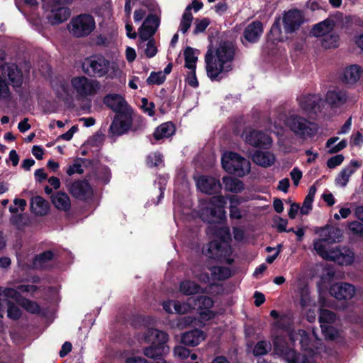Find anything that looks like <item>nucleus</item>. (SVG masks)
I'll use <instances>...</instances> for the list:
<instances>
[{
  "mask_svg": "<svg viewBox=\"0 0 363 363\" xmlns=\"http://www.w3.org/2000/svg\"><path fill=\"white\" fill-rule=\"evenodd\" d=\"M235 48L231 42L221 41L216 48H210L206 55L207 76L212 81H219L233 69Z\"/></svg>",
  "mask_w": 363,
  "mask_h": 363,
  "instance_id": "nucleus-1",
  "label": "nucleus"
},
{
  "mask_svg": "<svg viewBox=\"0 0 363 363\" xmlns=\"http://www.w3.org/2000/svg\"><path fill=\"white\" fill-rule=\"evenodd\" d=\"M71 89L65 84H61L57 89L58 97L67 100L72 94L80 100H90L101 89L100 82L86 76H76L70 80Z\"/></svg>",
  "mask_w": 363,
  "mask_h": 363,
  "instance_id": "nucleus-2",
  "label": "nucleus"
},
{
  "mask_svg": "<svg viewBox=\"0 0 363 363\" xmlns=\"http://www.w3.org/2000/svg\"><path fill=\"white\" fill-rule=\"evenodd\" d=\"M284 33L281 28V19H277L271 28L270 33L275 41H284L287 34L297 30L303 22V16L298 9H291L285 12L281 18Z\"/></svg>",
  "mask_w": 363,
  "mask_h": 363,
  "instance_id": "nucleus-3",
  "label": "nucleus"
},
{
  "mask_svg": "<svg viewBox=\"0 0 363 363\" xmlns=\"http://www.w3.org/2000/svg\"><path fill=\"white\" fill-rule=\"evenodd\" d=\"M82 69L88 75L96 77H107L113 79L120 72L116 62L109 61L101 55H94L85 59Z\"/></svg>",
  "mask_w": 363,
  "mask_h": 363,
  "instance_id": "nucleus-4",
  "label": "nucleus"
},
{
  "mask_svg": "<svg viewBox=\"0 0 363 363\" xmlns=\"http://www.w3.org/2000/svg\"><path fill=\"white\" fill-rule=\"evenodd\" d=\"M328 241L323 237L313 241V248L323 259L333 261L340 265H349L354 262V253L347 249H328Z\"/></svg>",
  "mask_w": 363,
  "mask_h": 363,
  "instance_id": "nucleus-5",
  "label": "nucleus"
},
{
  "mask_svg": "<svg viewBox=\"0 0 363 363\" xmlns=\"http://www.w3.org/2000/svg\"><path fill=\"white\" fill-rule=\"evenodd\" d=\"M160 23L155 15H149L139 28V48L143 49L147 57H154L157 52L155 41L152 37L155 33Z\"/></svg>",
  "mask_w": 363,
  "mask_h": 363,
  "instance_id": "nucleus-6",
  "label": "nucleus"
},
{
  "mask_svg": "<svg viewBox=\"0 0 363 363\" xmlns=\"http://www.w3.org/2000/svg\"><path fill=\"white\" fill-rule=\"evenodd\" d=\"M221 235V240H213L208 245V252L210 257H216L220 262L231 264L233 259L230 258L232 254L231 247L228 243L230 235L228 228H220L218 230Z\"/></svg>",
  "mask_w": 363,
  "mask_h": 363,
  "instance_id": "nucleus-7",
  "label": "nucleus"
},
{
  "mask_svg": "<svg viewBox=\"0 0 363 363\" xmlns=\"http://www.w3.org/2000/svg\"><path fill=\"white\" fill-rule=\"evenodd\" d=\"M223 168L228 173L244 177L250 172V162L237 153L228 152L222 157Z\"/></svg>",
  "mask_w": 363,
  "mask_h": 363,
  "instance_id": "nucleus-8",
  "label": "nucleus"
},
{
  "mask_svg": "<svg viewBox=\"0 0 363 363\" xmlns=\"http://www.w3.org/2000/svg\"><path fill=\"white\" fill-rule=\"evenodd\" d=\"M286 125L295 135L301 139L314 136L318 130L316 124L295 114L286 119Z\"/></svg>",
  "mask_w": 363,
  "mask_h": 363,
  "instance_id": "nucleus-9",
  "label": "nucleus"
},
{
  "mask_svg": "<svg viewBox=\"0 0 363 363\" xmlns=\"http://www.w3.org/2000/svg\"><path fill=\"white\" fill-rule=\"evenodd\" d=\"M95 26V21L92 16L80 14L71 20L68 29L74 37L82 38L91 34Z\"/></svg>",
  "mask_w": 363,
  "mask_h": 363,
  "instance_id": "nucleus-10",
  "label": "nucleus"
},
{
  "mask_svg": "<svg viewBox=\"0 0 363 363\" xmlns=\"http://www.w3.org/2000/svg\"><path fill=\"white\" fill-rule=\"evenodd\" d=\"M225 204L226 201L223 196L217 195L211 197L208 206L202 208L201 218L208 223L212 222L214 218L222 219L225 216Z\"/></svg>",
  "mask_w": 363,
  "mask_h": 363,
  "instance_id": "nucleus-11",
  "label": "nucleus"
},
{
  "mask_svg": "<svg viewBox=\"0 0 363 363\" xmlns=\"http://www.w3.org/2000/svg\"><path fill=\"white\" fill-rule=\"evenodd\" d=\"M276 354L285 359L287 363H313L312 357L301 355L285 345L281 337H277L274 342Z\"/></svg>",
  "mask_w": 363,
  "mask_h": 363,
  "instance_id": "nucleus-12",
  "label": "nucleus"
},
{
  "mask_svg": "<svg viewBox=\"0 0 363 363\" xmlns=\"http://www.w3.org/2000/svg\"><path fill=\"white\" fill-rule=\"evenodd\" d=\"M37 288L34 285H20L17 289L0 286V296H4L5 298H0V317H4L5 314V309L7 306L6 302L9 299L13 301H18L20 297L21 292L34 293Z\"/></svg>",
  "mask_w": 363,
  "mask_h": 363,
  "instance_id": "nucleus-13",
  "label": "nucleus"
},
{
  "mask_svg": "<svg viewBox=\"0 0 363 363\" xmlns=\"http://www.w3.org/2000/svg\"><path fill=\"white\" fill-rule=\"evenodd\" d=\"M133 111L116 114L109 128L113 136H119L128 133L133 125Z\"/></svg>",
  "mask_w": 363,
  "mask_h": 363,
  "instance_id": "nucleus-14",
  "label": "nucleus"
},
{
  "mask_svg": "<svg viewBox=\"0 0 363 363\" xmlns=\"http://www.w3.org/2000/svg\"><path fill=\"white\" fill-rule=\"evenodd\" d=\"M289 336L292 342L299 341L303 350L308 351L309 354L314 353V350H318L320 345V340L318 339L315 332L310 336L305 330H299L296 333H291Z\"/></svg>",
  "mask_w": 363,
  "mask_h": 363,
  "instance_id": "nucleus-15",
  "label": "nucleus"
},
{
  "mask_svg": "<svg viewBox=\"0 0 363 363\" xmlns=\"http://www.w3.org/2000/svg\"><path fill=\"white\" fill-rule=\"evenodd\" d=\"M72 2V0H55L48 16L49 22L56 25L65 21L70 16V11L65 6Z\"/></svg>",
  "mask_w": 363,
  "mask_h": 363,
  "instance_id": "nucleus-16",
  "label": "nucleus"
},
{
  "mask_svg": "<svg viewBox=\"0 0 363 363\" xmlns=\"http://www.w3.org/2000/svg\"><path fill=\"white\" fill-rule=\"evenodd\" d=\"M355 101L356 99L351 97L347 91L343 89L329 90L325 95V102L332 108H340L345 104Z\"/></svg>",
  "mask_w": 363,
  "mask_h": 363,
  "instance_id": "nucleus-17",
  "label": "nucleus"
},
{
  "mask_svg": "<svg viewBox=\"0 0 363 363\" xmlns=\"http://www.w3.org/2000/svg\"><path fill=\"white\" fill-rule=\"evenodd\" d=\"M68 187L69 192L76 199L86 201L91 199L94 191L89 183L85 180L75 181Z\"/></svg>",
  "mask_w": 363,
  "mask_h": 363,
  "instance_id": "nucleus-18",
  "label": "nucleus"
},
{
  "mask_svg": "<svg viewBox=\"0 0 363 363\" xmlns=\"http://www.w3.org/2000/svg\"><path fill=\"white\" fill-rule=\"evenodd\" d=\"M336 319L335 314L328 310L321 309L319 320L323 333L326 338L333 340L336 337V332L329 324L333 323Z\"/></svg>",
  "mask_w": 363,
  "mask_h": 363,
  "instance_id": "nucleus-19",
  "label": "nucleus"
},
{
  "mask_svg": "<svg viewBox=\"0 0 363 363\" xmlns=\"http://www.w3.org/2000/svg\"><path fill=\"white\" fill-rule=\"evenodd\" d=\"M301 109L306 113H317L320 110L323 100L320 95H304L298 99Z\"/></svg>",
  "mask_w": 363,
  "mask_h": 363,
  "instance_id": "nucleus-20",
  "label": "nucleus"
},
{
  "mask_svg": "<svg viewBox=\"0 0 363 363\" xmlns=\"http://www.w3.org/2000/svg\"><path fill=\"white\" fill-rule=\"evenodd\" d=\"M104 104L112 109L116 114L123 113L133 111L125 100L120 95L110 94L104 99Z\"/></svg>",
  "mask_w": 363,
  "mask_h": 363,
  "instance_id": "nucleus-21",
  "label": "nucleus"
},
{
  "mask_svg": "<svg viewBox=\"0 0 363 363\" xmlns=\"http://www.w3.org/2000/svg\"><path fill=\"white\" fill-rule=\"evenodd\" d=\"M196 185L201 191L208 194L217 193L221 189L219 180L212 177H200L197 180Z\"/></svg>",
  "mask_w": 363,
  "mask_h": 363,
  "instance_id": "nucleus-22",
  "label": "nucleus"
},
{
  "mask_svg": "<svg viewBox=\"0 0 363 363\" xmlns=\"http://www.w3.org/2000/svg\"><path fill=\"white\" fill-rule=\"evenodd\" d=\"M330 292L337 299H350L354 295L355 289L348 283H337L331 286Z\"/></svg>",
  "mask_w": 363,
  "mask_h": 363,
  "instance_id": "nucleus-23",
  "label": "nucleus"
},
{
  "mask_svg": "<svg viewBox=\"0 0 363 363\" xmlns=\"http://www.w3.org/2000/svg\"><path fill=\"white\" fill-rule=\"evenodd\" d=\"M245 140L250 145L259 147H268L272 143L268 135L258 130H252L246 133Z\"/></svg>",
  "mask_w": 363,
  "mask_h": 363,
  "instance_id": "nucleus-24",
  "label": "nucleus"
},
{
  "mask_svg": "<svg viewBox=\"0 0 363 363\" xmlns=\"http://www.w3.org/2000/svg\"><path fill=\"white\" fill-rule=\"evenodd\" d=\"M4 77H7L11 85L18 87L23 82V75L21 70L14 64H6L1 72Z\"/></svg>",
  "mask_w": 363,
  "mask_h": 363,
  "instance_id": "nucleus-25",
  "label": "nucleus"
},
{
  "mask_svg": "<svg viewBox=\"0 0 363 363\" xmlns=\"http://www.w3.org/2000/svg\"><path fill=\"white\" fill-rule=\"evenodd\" d=\"M191 298L188 299V303H181L178 301H167L163 303V308L168 313H176L178 314H184L189 312L193 307L190 301H193Z\"/></svg>",
  "mask_w": 363,
  "mask_h": 363,
  "instance_id": "nucleus-26",
  "label": "nucleus"
},
{
  "mask_svg": "<svg viewBox=\"0 0 363 363\" xmlns=\"http://www.w3.org/2000/svg\"><path fill=\"white\" fill-rule=\"evenodd\" d=\"M362 72V68L359 65H350L343 72L342 81L346 84L354 85L359 80Z\"/></svg>",
  "mask_w": 363,
  "mask_h": 363,
  "instance_id": "nucleus-27",
  "label": "nucleus"
},
{
  "mask_svg": "<svg viewBox=\"0 0 363 363\" xmlns=\"http://www.w3.org/2000/svg\"><path fill=\"white\" fill-rule=\"evenodd\" d=\"M262 32L263 27L262 23L253 21L245 28L243 35L247 42L253 43L259 40Z\"/></svg>",
  "mask_w": 363,
  "mask_h": 363,
  "instance_id": "nucleus-28",
  "label": "nucleus"
},
{
  "mask_svg": "<svg viewBox=\"0 0 363 363\" xmlns=\"http://www.w3.org/2000/svg\"><path fill=\"white\" fill-rule=\"evenodd\" d=\"M360 167V164L356 161L352 160L350 164L342 169L335 179V184L337 186L345 187L349 182L350 177L356 170V168Z\"/></svg>",
  "mask_w": 363,
  "mask_h": 363,
  "instance_id": "nucleus-29",
  "label": "nucleus"
},
{
  "mask_svg": "<svg viewBox=\"0 0 363 363\" xmlns=\"http://www.w3.org/2000/svg\"><path fill=\"white\" fill-rule=\"evenodd\" d=\"M335 22L333 20L327 18L317 24H315L312 30L313 35L323 38L325 35L330 34L334 30Z\"/></svg>",
  "mask_w": 363,
  "mask_h": 363,
  "instance_id": "nucleus-30",
  "label": "nucleus"
},
{
  "mask_svg": "<svg viewBox=\"0 0 363 363\" xmlns=\"http://www.w3.org/2000/svg\"><path fill=\"white\" fill-rule=\"evenodd\" d=\"M205 333L198 329L184 333L182 336V342L190 347H195L204 340Z\"/></svg>",
  "mask_w": 363,
  "mask_h": 363,
  "instance_id": "nucleus-31",
  "label": "nucleus"
},
{
  "mask_svg": "<svg viewBox=\"0 0 363 363\" xmlns=\"http://www.w3.org/2000/svg\"><path fill=\"white\" fill-rule=\"evenodd\" d=\"M167 340L168 335L166 333L154 328L148 329L145 335L146 342L158 346L164 345Z\"/></svg>",
  "mask_w": 363,
  "mask_h": 363,
  "instance_id": "nucleus-32",
  "label": "nucleus"
},
{
  "mask_svg": "<svg viewBox=\"0 0 363 363\" xmlns=\"http://www.w3.org/2000/svg\"><path fill=\"white\" fill-rule=\"evenodd\" d=\"M51 201L58 210L68 211L71 208V201L69 196L62 191H57L52 194Z\"/></svg>",
  "mask_w": 363,
  "mask_h": 363,
  "instance_id": "nucleus-33",
  "label": "nucleus"
},
{
  "mask_svg": "<svg viewBox=\"0 0 363 363\" xmlns=\"http://www.w3.org/2000/svg\"><path fill=\"white\" fill-rule=\"evenodd\" d=\"M252 160L257 164L268 167L274 164L275 156L270 152L256 151L252 155Z\"/></svg>",
  "mask_w": 363,
  "mask_h": 363,
  "instance_id": "nucleus-34",
  "label": "nucleus"
},
{
  "mask_svg": "<svg viewBox=\"0 0 363 363\" xmlns=\"http://www.w3.org/2000/svg\"><path fill=\"white\" fill-rule=\"evenodd\" d=\"M213 305V302L211 298L207 296H201L196 300L195 306H198L199 308H203L205 311L200 313V315L202 320H206L213 318L214 315L209 310Z\"/></svg>",
  "mask_w": 363,
  "mask_h": 363,
  "instance_id": "nucleus-35",
  "label": "nucleus"
},
{
  "mask_svg": "<svg viewBox=\"0 0 363 363\" xmlns=\"http://www.w3.org/2000/svg\"><path fill=\"white\" fill-rule=\"evenodd\" d=\"M30 208L35 214L43 216L48 212L49 203L43 197L37 196L32 198Z\"/></svg>",
  "mask_w": 363,
  "mask_h": 363,
  "instance_id": "nucleus-36",
  "label": "nucleus"
},
{
  "mask_svg": "<svg viewBox=\"0 0 363 363\" xmlns=\"http://www.w3.org/2000/svg\"><path fill=\"white\" fill-rule=\"evenodd\" d=\"M179 291L185 296L203 293L202 288L198 284L189 279L184 280L180 283Z\"/></svg>",
  "mask_w": 363,
  "mask_h": 363,
  "instance_id": "nucleus-37",
  "label": "nucleus"
},
{
  "mask_svg": "<svg viewBox=\"0 0 363 363\" xmlns=\"http://www.w3.org/2000/svg\"><path fill=\"white\" fill-rule=\"evenodd\" d=\"M223 183L226 191L232 193H240L244 190V184L242 181L232 177H224Z\"/></svg>",
  "mask_w": 363,
  "mask_h": 363,
  "instance_id": "nucleus-38",
  "label": "nucleus"
},
{
  "mask_svg": "<svg viewBox=\"0 0 363 363\" xmlns=\"http://www.w3.org/2000/svg\"><path fill=\"white\" fill-rule=\"evenodd\" d=\"M342 235L341 230L334 227L323 228L320 233V236L323 237L328 243L339 242Z\"/></svg>",
  "mask_w": 363,
  "mask_h": 363,
  "instance_id": "nucleus-39",
  "label": "nucleus"
},
{
  "mask_svg": "<svg viewBox=\"0 0 363 363\" xmlns=\"http://www.w3.org/2000/svg\"><path fill=\"white\" fill-rule=\"evenodd\" d=\"M174 131V127L171 123H164L160 125L155 131L154 137L157 140L169 138Z\"/></svg>",
  "mask_w": 363,
  "mask_h": 363,
  "instance_id": "nucleus-40",
  "label": "nucleus"
},
{
  "mask_svg": "<svg viewBox=\"0 0 363 363\" xmlns=\"http://www.w3.org/2000/svg\"><path fill=\"white\" fill-rule=\"evenodd\" d=\"M53 254L51 251H46L36 256L33 262V267L37 269L47 267L48 263L52 260Z\"/></svg>",
  "mask_w": 363,
  "mask_h": 363,
  "instance_id": "nucleus-41",
  "label": "nucleus"
},
{
  "mask_svg": "<svg viewBox=\"0 0 363 363\" xmlns=\"http://www.w3.org/2000/svg\"><path fill=\"white\" fill-rule=\"evenodd\" d=\"M169 352V347L165 345H152L144 350V354L149 358H156Z\"/></svg>",
  "mask_w": 363,
  "mask_h": 363,
  "instance_id": "nucleus-42",
  "label": "nucleus"
},
{
  "mask_svg": "<svg viewBox=\"0 0 363 363\" xmlns=\"http://www.w3.org/2000/svg\"><path fill=\"white\" fill-rule=\"evenodd\" d=\"M185 67L189 69H196L198 57L196 51L191 48L184 50Z\"/></svg>",
  "mask_w": 363,
  "mask_h": 363,
  "instance_id": "nucleus-43",
  "label": "nucleus"
},
{
  "mask_svg": "<svg viewBox=\"0 0 363 363\" xmlns=\"http://www.w3.org/2000/svg\"><path fill=\"white\" fill-rule=\"evenodd\" d=\"M321 45L325 49L335 48L339 45V35L333 30L320 39Z\"/></svg>",
  "mask_w": 363,
  "mask_h": 363,
  "instance_id": "nucleus-44",
  "label": "nucleus"
},
{
  "mask_svg": "<svg viewBox=\"0 0 363 363\" xmlns=\"http://www.w3.org/2000/svg\"><path fill=\"white\" fill-rule=\"evenodd\" d=\"M212 279L214 280H223L231 276V270L225 267H213L211 269Z\"/></svg>",
  "mask_w": 363,
  "mask_h": 363,
  "instance_id": "nucleus-45",
  "label": "nucleus"
},
{
  "mask_svg": "<svg viewBox=\"0 0 363 363\" xmlns=\"http://www.w3.org/2000/svg\"><path fill=\"white\" fill-rule=\"evenodd\" d=\"M190 9L191 6H187L180 22L179 30L182 31L183 33H186L191 25L193 16L191 13L190 12Z\"/></svg>",
  "mask_w": 363,
  "mask_h": 363,
  "instance_id": "nucleus-46",
  "label": "nucleus"
},
{
  "mask_svg": "<svg viewBox=\"0 0 363 363\" xmlns=\"http://www.w3.org/2000/svg\"><path fill=\"white\" fill-rule=\"evenodd\" d=\"M337 137L330 138L326 143L327 147L329 148L330 153H336L344 149L347 146L346 140H343L340 141L337 145L334 144L337 141Z\"/></svg>",
  "mask_w": 363,
  "mask_h": 363,
  "instance_id": "nucleus-47",
  "label": "nucleus"
},
{
  "mask_svg": "<svg viewBox=\"0 0 363 363\" xmlns=\"http://www.w3.org/2000/svg\"><path fill=\"white\" fill-rule=\"evenodd\" d=\"M11 299L6 302L7 305V315L9 318L13 320H17L21 317V311L18 306L12 303Z\"/></svg>",
  "mask_w": 363,
  "mask_h": 363,
  "instance_id": "nucleus-48",
  "label": "nucleus"
},
{
  "mask_svg": "<svg viewBox=\"0 0 363 363\" xmlns=\"http://www.w3.org/2000/svg\"><path fill=\"white\" fill-rule=\"evenodd\" d=\"M271 349L270 343L266 341H259L255 346L253 354L256 356L266 354Z\"/></svg>",
  "mask_w": 363,
  "mask_h": 363,
  "instance_id": "nucleus-49",
  "label": "nucleus"
},
{
  "mask_svg": "<svg viewBox=\"0 0 363 363\" xmlns=\"http://www.w3.org/2000/svg\"><path fill=\"white\" fill-rule=\"evenodd\" d=\"M165 79V74L162 72H152L147 79V83L160 85L164 82Z\"/></svg>",
  "mask_w": 363,
  "mask_h": 363,
  "instance_id": "nucleus-50",
  "label": "nucleus"
},
{
  "mask_svg": "<svg viewBox=\"0 0 363 363\" xmlns=\"http://www.w3.org/2000/svg\"><path fill=\"white\" fill-rule=\"evenodd\" d=\"M162 162V156L159 152L151 153L147 158V164L149 167H157Z\"/></svg>",
  "mask_w": 363,
  "mask_h": 363,
  "instance_id": "nucleus-51",
  "label": "nucleus"
},
{
  "mask_svg": "<svg viewBox=\"0 0 363 363\" xmlns=\"http://www.w3.org/2000/svg\"><path fill=\"white\" fill-rule=\"evenodd\" d=\"M141 108L143 111L148 114L150 116L155 115V104L153 102H150L146 98H143L141 100Z\"/></svg>",
  "mask_w": 363,
  "mask_h": 363,
  "instance_id": "nucleus-52",
  "label": "nucleus"
},
{
  "mask_svg": "<svg viewBox=\"0 0 363 363\" xmlns=\"http://www.w3.org/2000/svg\"><path fill=\"white\" fill-rule=\"evenodd\" d=\"M210 21L207 18H203L201 20H196L195 21V28L194 30V34H198L203 32L209 25Z\"/></svg>",
  "mask_w": 363,
  "mask_h": 363,
  "instance_id": "nucleus-53",
  "label": "nucleus"
},
{
  "mask_svg": "<svg viewBox=\"0 0 363 363\" xmlns=\"http://www.w3.org/2000/svg\"><path fill=\"white\" fill-rule=\"evenodd\" d=\"M174 355L182 359L187 358L190 355V351L184 346H176L174 350Z\"/></svg>",
  "mask_w": 363,
  "mask_h": 363,
  "instance_id": "nucleus-54",
  "label": "nucleus"
},
{
  "mask_svg": "<svg viewBox=\"0 0 363 363\" xmlns=\"http://www.w3.org/2000/svg\"><path fill=\"white\" fill-rule=\"evenodd\" d=\"M23 306L27 311L32 313H37L40 311V306L35 302L30 300H25Z\"/></svg>",
  "mask_w": 363,
  "mask_h": 363,
  "instance_id": "nucleus-55",
  "label": "nucleus"
},
{
  "mask_svg": "<svg viewBox=\"0 0 363 363\" xmlns=\"http://www.w3.org/2000/svg\"><path fill=\"white\" fill-rule=\"evenodd\" d=\"M344 160V156L342 155H336L330 157L328 162L327 165L330 169H333L337 166L342 164Z\"/></svg>",
  "mask_w": 363,
  "mask_h": 363,
  "instance_id": "nucleus-56",
  "label": "nucleus"
},
{
  "mask_svg": "<svg viewBox=\"0 0 363 363\" xmlns=\"http://www.w3.org/2000/svg\"><path fill=\"white\" fill-rule=\"evenodd\" d=\"M13 203L15 206H11L9 207L10 212L13 213H17L18 211V208L23 211L26 206V201L24 199H15Z\"/></svg>",
  "mask_w": 363,
  "mask_h": 363,
  "instance_id": "nucleus-57",
  "label": "nucleus"
},
{
  "mask_svg": "<svg viewBox=\"0 0 363 363\" xmlns=\"http://www.w3.org/2000/svg\"><path fill=\"white\" fill-rule=\"evenodd\" d=\"M186 80L188 84L194 88L199 86V82L196 76V69H189Z\"/></svg>",
  "mask_w": 363,
  "mask_h": 363,
  "instance_id": "nucleus-58",
  "label": "nucleus"
},
{
  "mask_svg": "<svg viewBox=\"0 0 363 363\" xmlns=\"http://www.w3.org/2000/svg\"><path fill=\"white\" fill-rule=\"evenodd\" d=\"M230 218L231 219H241L242 218V213L241 210L235 205H230Z\"/></svg>",
  "mask_w": 363,
  "mask_h": 363,
  "instance_id": "nucleus-59",
  "label": "nucleus"
},
{
  "mask_svg": "<svg viewBox=\"0 0 363 363\" xmlns=\"http://www.w3.org/2000/svg\"><path fill=\"white\" fill-rule=\"evenodd\" d=\"M291 178L295 186H298L299 181L302 178V172L297 167H294L290 172Z\"/></svg>",
  "mask_w": 363,
  "mask_h": 363,
  "instance_id": "nucleus-60",
  "label": "nucleus"
},
{
  "mask_svg": "<svg viewBox=\"0 0 363 363\" xmlns=\"http://www.w3.org/2000/svg\"><path fill=\"white\" fill-rule=\"evenodd\" d=\"M351 231L355 234L363 236V225L357 221L351 222L349 225Z\"/></svg>",
  "mask_w": 363,
  "mask_h": 363,
  "instance_id": "nucleus-61",
  "label": "nucleus"
},
{
  "mask_svg": "<svg viewBox=\"0 0 363 363\" xmlns=\"http://www.w3.org/2000/svg\"><path fill=\"white\" fill-rule=\"evenodd\" d=\"M82 174L83 173V169L82 166L79 164L75 163L72 165L69 166L67 170V174L69 176L74 174Z\"/></svg>",
  "mask_w": 363,
  "mask_h": 363,
  "instance_id": "nucleus-62",
  "label": "nucleus"
},
{
  "mask_svg": "<svg viewBox=\"0 0 363 363\" xmlns=\"http://www.w3.org/2000/svg\"><path fill=\"white\" fill-rule=\"evenodd\" d=\"M275 225L279 232L286 231L287 220L281 218H277L274 220Z\"/></svg>",
  "mask_w": 363,
  "mask_h": 363,
  "instance_id": "nucleus-63",
  "label": "nucleus"
},
{
  "mask_svg": "<svg viewBox=\"0 0 363 363\" xmlns=\"http://www.w3.org/2000/svg\"><path fill=\"white\" fill-rule=\"evenodd\" d=\"M313 201L305 198L302 207L301 208V213L303 215L308 214L311 210Z\"/></svg>",
  "mask_w": 363,
  "mask_h": 363,
  "instance_id": "nucleus-64",
  "label": "nucleus"
}]
</instances>
